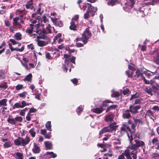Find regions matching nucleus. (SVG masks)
Masks as SVG:
<instances>
[{
	"mask_svg": "<svg viewBox=\"0 0 159 159\" xmlns=\"http://www.w3.org/2000/svg\"><path fill=\"white\" fill-rule=\"evenodd\" d=\"M130 129L128 125L126 124V123H124L122 125V126L120 130V131L119 132L121 134V135H118V136H121L124 134L126 132H127L128 131H130Z\"/></svg>",
	"mask_w": 159,
	"mask_h": 159,
	"instance_id": "obj_6",
	"label": "nucleus"
},
{
	"mask_svg": "<svg viewBox=\"0 0 159 159\" xmlns=\"http://www.w3.org/2000/svg\"><path fill=\"white\" fill-rule=\"evenodd\" d=\"M129 89H126L123 90V93L124 95H128L129 93Z\"/></svg>",
	"mask_w": 159,
	"mask_h": 159,
	"instance_id": "obj_55",
	"label": "nucleus"
},
{
	"mask_svg": "<svg viewBox=\"0 0 159 159\" xmlns=\"http://www.w3.org/2000/svg\"><path fill=\"white\" fill-rule=\"evenodd\" d=\"M138 148V147L136 143L131 144V146H130V148L133 150L131 152L129 151V153H130V156H132L133 159H137V158L138 152L137 149Z\"/></svg>",
	"mask_w": 159,
	"mask_h": 159,
	"instance_id": "obj_5",
	"label": "nucleus"
},
{
	"mask_svg": "<svg viewBox=\"0 0 159 159\" xmlns=\"http://www.w3.org/2000/svg\"><path fill=\"white\" fill-rule=\"evenodd\" d=\"M37 111V110L34 108H32L30 109L29 110V113H30V114H31V113H34L35 112Z\"/></svg>",
	"mask_w": 159,
	"mask_h": 159,
	"instance_id": "obj_60",
	"label": "nucleus"
},
{
	"mask_svg": "<svg viewBox=\"0 0 159 159\" xmlns=\"http://www.w3.org/2000/svg\"><path fill=\"white\" fill-rule=\"evenodd\" d=\"M27 94V93L25 92H24L22 93H20L19 94V96L20 97H25L26 96Z\"/></svg>",
	"mask_w": 159,
	"mask_h": 159,
	"instance_id": "obj_52",
	"label": "nucleus"
},
{
	"mask_svg": "<svg viewBox=\"0 0 159 159\" xmlns=\"http://www.w3.org/2000/svg\"><path fill=\"white\" fill-rule=\"evenodd\" d=\"M113 118V115L112 114H109L105 117V120L107 122H111L112 121Z\"/></svg>",
	"mask_w": 159,
	"mask_h": 159,
	"instance_id": "obj_20",
	"label": "nucleus"
},
{
	"mask_svg": "<svg viewBox=\"0 0 159 159\" xmlns=\"http://www.w3.org/2000/svg\"><path fill=\"white\" fill-rule=\"evenodd\" d=\"M107 132H109V130H108L107 127H106L103 128L101 131H100L99 132V134H102L104 133Z\"/></svg>",
	"mask_w": 159,
	"mask_h": 159,
	"instance_id": "obj_39",
	"label": "nucleus"
},
{
	"mask_svg": "<svg viewBox=\"0 0 159 159\" xmlns=\"http://www.w3.org/2000/svg\"><path fill=\"white\" fill-rule=\"evenodd\" d=\"M152 114L153 113L150 110H148L146 113V115L149 116V117L150 116H151Z\"/></svg>",
	"mask_w": 159,
	"mask_h": 159,
	"instance_id": "obj_62",
	"label": "nucleus"
},
{
	"mask_svg": "<svg viewBox=\"0 0 159 159\" xmlns=\"http://www.w3.org/2000/svg\"><path fill=\"white\" fill-rule=\"evenodd\" d=\"M14 155L16 159H23V155L22 153L17 152Z\"/></svg>",
	"mask_w": 159,
	"mask_h": 159,
	"instance_id": "obj_22",
	"label": "nucleus"
},
{
	"mask_svg": "<svg viewBox=\"0 0 159 159\" xmlns=\"http://www.w3.org/2000/svg\"><path fill=\"white\" fill-rule=\"evenodd\" d=\"M7 100L6 99H3L0 100V107L1 106H7Z\"/></svg>",
	"mask_w": 159,
	"mask_h": 159,
	"instance_id": "obj_21",
	"label": "nucleus"
},
{
	"mask_svg": "<svg viewBox=\"0 0 159 159\" xmlns=\"http://www.w3.org/2000/svg\"><path fill=\"white\" fill-rule=\"evenodd\" d=\"M129 111V110H127L124 111L123 114V117L124 118L128 119L131 117V114Z\"/></svg>",
	"mask_w": 159,
	"mask_h": 159,
	"instance_id": "obj_16",
	"label": "nucleus"
},
{
	"mask_svg": "<svg viewBox=\"0 0 159 159\" xmlns=\"http://www.w3.org/2000/svg\"><path fill=\"white\" fill-rule=\"evenodd\" d=\"M128 68L130 71H126L125 73L128 77H132L133 75V72L135 70V68L130 65H129Z\"/></svg>",
	"mask_w": 159,
	"mask_h": 159,
	"instance_id": "obj_10",
	"label": "nucleus"
},
{
	"mask_svg": "<svg viewBox=\"0 0 159 159\" xmlns=\"http://www.w3.org/2000/svg\"><path fill=\"white\" fill-rule=\"evenodd\" d=\"M20 17L19 16L14 18L13 19V25H15L16 24H17V23L19 22V21H20Z\"/></svg>",
	"mask_w": 159,
	"mask_h": 159,
	"instance_id": "obj_30",
	"label": "nucleus"
},
{
	"mask_svg": "<svg viewBox=\"0 0 159 159\" xmlns=\"http://www.w3.org/2000/svg\"><path fill=\"white\" fill-rule=\"evenodd\" d=\"M152 109L154 110V111H159V107H158L157 106H153L152 108Z\"/></svg>",
	"mask_w": 159,
	"mask_h": 159,
	"instance_id": "obj_64",
	"label": "nucleus"
},
{
	"mask_svg": "<svg viewBox=\"0 0 159 159\" xmlns=\"http://www.w3.org/2000/svg\"><path fill=\"white\" fill-rule=\"evenodd\" d=\"M142 101V100L141 99H137L135 101L134 104H138V105H140V106L143 103Z\"/></svg>",
	"mask_w": 159,
	"mask_h": 159,
	"instance_id": "obj_40",
	"label": "nucleus"
},
{
	"mask_svg": "<svg viewBox=\"0 0 159 159\" xmlns=\"http://www.w3.org/2000/svg\"><path fill=\"white\" fill-rule=\"evenodd\" d=\"M16 121V123L17 122H21L22 120V118L20 116H17L15 118Z\"/></svg>",
	"mask_w": 159,
	"mask_h": 159,
	"instance_id": "obj_45",
	"label": "nucleus"
},
{
	"mask_svg": "<svg viewBox=\"0 0 159 159\" xmlns=\"http://www.w3.org/2000/svg\"><path fill=\"white\" fill-rule=\"evenodd\" d=\"M152 158L158 157H159V154L157 153H153L152 154Z\"/></svg>",
	"mask_w": 159,
	"mask_h": 159,
	"instance_id": "obj_58",
	"label": "nucleus"
},
{
	"mask_svg": "<svg viewBox=\"0 0 159 159\" xmlns=\"http://www.w3.org/2000/svg\"><path fill=\"white\" fill-rule=\"evenodd\" d=\"M113 143L115 144H120L121 143L120 140L119 139L115 140V141L113 142Z\"/></svg>",
	"mask_w": 159,
	"mask_h": 159,
	"instance_id": "obj_56",
	"label": "nucleus"
},
{
	"mask_svg": "<svg viewBox=\"0 0 159 159\" xmlns=\"http://www.w3.org/2000/svg\"><path fill=\"white\" fill-rule=\"evenodd\" d=\"M91 36V33L89 31V28H86L82 34V39L84 44L87 42L88 40Z\"/></svg>",
	"mask_w": 159,
	"mask_h": 159,
	"instance_id": "obj_3",
	"label": "nucleus"
},
{
	"mask_svg": "<svg viewBox=\"0 0 159 159\" xmlns=\"http://www.w3.org/2000/svg\"><path fill=\"white\" fill-rule=\"evenodd\" d=\"M28 110L27 108H25L24 109L21 110L20 112V114L22 116H24L25 111Z\"/></svg>",
	"mask_w": 159,
	"mask_h": 159,
	"instance_id": "obj_46",
	"label": "nucleus"
},
{
	"mask_svg": "<svg viewBox=\"0 0 159 159\" xmlns=\"http://www.w3.org/2000/svg\"><path fill=\"white\" fill-rule=\"evenodd\" d=\"M35 28H36L35 32L39 35V36H38L35 34H32L30 36L33 38L35 39L34 40L35 41L37 42L36 39H46V40L48 39L47 36V33L45 32V31H44L43 30L39 29L38 25H35Z\"/></svg>",
	"mask_w": 159,
	"mask_h": 159,
	"instance_id": "obj_1",
	"label": "nucleus"
},
{
	"mask_svg": "<svg viewBox=\"0 0 159 159\" xmlns=\"http://www.w3.org/2000/svg\"><path fill=\"white\" fill-rule=\"evenodd\" d=\"M71 81L75 85L77 84V83H78V80L76 78H74L73 79H72L71 80Z\"/></svg>",
	"mask_w": 159,
	"mask_h": 159,
	"instance_id": "obj_59",
	"label": "nucleus"
},
{
	"mask_svg": "<svg viewBox=\"0 0 159 159\" xmlns=\"http://www.w3.org/2000/svg\"><path fill=\"white\" fill-rule=\"evenodd\" d=\"M29 133L30 134L32 137H35L36 133L35 131L34 128H31L29 130Z\"/></svg>",
	"mask_w": 159,
	"mask_h": 159,
	"instance_id": "obj_35",
	"label": "nucleus"
},
{
	"mask_svg": "<svg viewBox=\"0 0 159 159\" xmlns=\"http://www.w3.org/2000/svg\"><path fill=\"white\" fill-rule=\"evenodd\" d=\"M92 111L93 112L97 114H99L102 113L103 110L102 109V107H101L99 108H97L95 109H92Z\"/></svg>",
	"mask_w": 159,
	"mask_h": 159,
	"instance_id": "obj_18",
	"label": "nucleus"
},
{
	"mask_svg": "<svg viewBox=\"0 0 159 159\" xmlns=\"http://www.w3.org/2000/svg\"><path fill=\"white\" fill-rule=\"evenodd\" d=\"M130 154L129 150L128 149H125L124 152L119 156L118 159H125L124 156L126 157L127 159H132Z\"/></svg>",
	"mask_w": 159,
	"mask_h": 159,
	"instance_id": "obj_7",
	"label": "nucleus"
},
{
	"mask_svg": "<svg viewBox=\"0 0 159 159\" xmlns=\"http://www.w3.org/2000/svg\"><path fill=\"white\" fill-rule=\"evenodd\" d=\"M27 9H32L33 8V4L32 1L27 2L25 5Z\"/></svg>",
	"mask_w": 159,
	"mask_h": 159,
	"instance_id": "obj_24",
	"label": "nucleus"
},
{
	"mask_svg": "<svg viewBox=\"0 0 159 159\" xmlns=\"http://www.w3.org/2000/svg\"><path fill=\"white\" fill-rule=\"evenodd\" d=\"M141 70L139 69H138L136 71V75H134V78H136V77H138L140 75H141L142 79L143 80V81L146 84H149V81H147L145 79V78L143 76V75L141 74Z\"/></svg>",
	"mask_w": 159,
	"mask_h": 159,
	"instance_id": "obj_9",
	"label": "nucleus"
},
{
	"mask_svg": "<svg viewBox=\"0 0 159 159\" xmlns=\"http://www.w3.org/2000/svg\"><path fill=\"white\" fill-rule=\"evenodd\" d=\"M135 141L138 148L143 146L144 144V143L142 141H140L138 140H135Z\"/></svg>",
	"mask_w": 159,
	"mask_h": 159,
	"instance_id": "obj_29",
	"label": "nucleus"
},
{
	"mask_svg": "<svg viewBox=\"0 0 159 159\" xmlns=\"http://www.w3.org/2000/svg\"><path fill=\"white\" fill-rule=\"evenodd\" d=\"M144 90L147 93L150 95H152V89L149 88H144Z\"/></svg>",
	"mask_w": 159,
	"mask_h": 159,
	"instance_id": "obj_28",
	"label": "nucleus"
},
{
	"mask_svg": "<svg viewBox=\"0 0 159 159\" xmlns=\"http://www.w3.org/2000/svg\"><path fill=\"white\" fill-rule=\"evenodd\" d=\"M45 25L46 26V30L48 31V33H51V30L50 29L51 28V27L50 25L49 24H48L47 25Z\"/></svg>",
	"mask_w": 159,
	"mask_h": 159,
	"instance_id": "obj_47",
	"label": "nucleus"
},
{
	"mask_svg": "<svg viewBox=\"0 0 159 159\" xmlns=\"http://www.w3.org/2000/svg\"><path fill=\"white\" fill-rule=\"evenodd\" d=\"M76 26L75 25V23L72 21L70 23V30H75L76 29Z\"/></svg>",
	"mask_w": 159,
	"mask_h": 159,
	"instance_id": "obj_34",
	"label": "nucleus"
},
{
	"mask_svg": "<svg viewBox=\"0 0 159 159\" xmlns=\"http://www.w3.org/2000/svg\"><path fill=\"white\" fill-rule=\"evenodd\" d=\"M46 154L47 155H49L50 158H55L57 157V155L56 154L53 153L52 152H46Z\"/></svg>",
	"mask_w": 159,
	"mask_h": 159,
	"instance_id": "obj_31",
	"label": "nucleus"
},
{
	"mask_svg": "<svg viewBox=\"0 0 159 159\" xmlns=\"http://www.w3.org/2000/svg\"><path fill=\"white\" fill-rule=\"evenodd\" d=\"M48 19L46 18L45 16H42V18L39 20V23L36 25H39V29H41V26L42 28V30H44L45 31V28H43V27H44L45 25L48 24Z\"/></svg>",
	"mask_w": 159,
	"mask_h": 159,
	"instance_id": "obj_4",
	"label": "nucleus"
},
{
	"mask_svg": "<svg viewBox=\"0 0 159 159\" xmlns=\"http://www.w3.org/2000/svg\"><path fill=\"white\" fill-rule=\"evenodd\" d=\"M135 124L137 125V124L139 125V123L142 124L143 122L142 120L139 119H137L134 118V119Z\"/></svg>",
	"mask_w": 159,
	"mask_h": 159,
	"instance_id": "obj_43",
	"label": "nucleus"
},
{
	"mask_svg": "<svg viewBox=\"0 0 159 159\" xmlns=\"http://www.w3.org/2000/svg\"><path fill=\"white\" fill-rule=\"evenodd\" d=\"M5 24L6 26H9L11 25V23L10 21L7 20H4Z\"/></svg>",
	"mask_w": 159,
	"mask_h": 159,
	"instance_id": "obj_50",
	"label": "nucleus"
},
{
	"mask_svg": "<svg viewBox=\"0 0 159 159\" xmlns=\"http://www.w3.org/2000/svg\"><path fill=\"white\" fill-rule=\"evenodd\" d=\"M30 141V138L29 136H26L25 138L24 139L20 137H18V138L15 140L14 143L16 146L21 145L24 147L28 144Z\"/></svg>",
	"mask_w": 159,
	"mask_h": 159,
	"instance_id": "obj_2",
	"label": "nucleus"
},
{
	"mask_svg": "<svg viewBox=\"0 0 159 159\" xmlns=\"http://www.w3.org/2000/svg\"><path fill=\"white\" fill-rule=\"evenodd\" d=\"M34 27H35V26H34V25L30 24V27H28L26 30V33H28L30 35L31 34H32Z\"/></svg>",
	"mask_w": 159,
	"mask_h": 159,
	"instance_id": "obj_15",
	"label": "nucleus"
},
{
	"mask_svg": "<svg viewBox=\"0 0 159 159\" xmlns=\"http://www.w3.org/2000/svg\"><path fill=\"white\" fill-rule=\"evenodd\" d=\"M154 58V61L156 64H159V56L157 52H154V54L153 56Z\"/></svg>",
	"mask_w": 159,
	"mask_h": 159,
	"instance_id": "obj_17",
	"label": "nucleus"
},
{
	"mask_svg": "<svg viewBox=\"0 0 159 159\" xmlns=\"http://www.w3.org/2000/svg\"><path fill=\"white\" fill-rule=\"evenodd\" d=\"M12 146V144L10 141H8L6 142L4 144L3 146L4 148H7L11 147Z\"/></svg>",
	"mask_w": 159,
	"mask_h": 159,
	"instance_id": "obj_37",
	"label": "nucleus"
},
{
	"mask_svg": "<svg viewBox=\"0 0 159 159\" xmlns=\"http://www.w3.org/2000/svg\"><path fill=\"white\" fill-rule=\"evenodd\" d=\"M33 95H34L35 96V98L37 99L38 100H40V94L39 93L36 94L35 93L34 94H33Z\"/></svg>",
	"mask_w": 159,
	"mask_h": 159,
	"instance_id": "obj_61",
	"label": "nucleus"
},
{
	"mask_svg": "<svg viewBox=\"0 0 159 159\" xmlns=\"http://www.w3.org/2000/svg\"><path fill=\"white\" fill-rule=\"evenodd\" d=\"M22 35L20 33H16L14 35V38L17 40H20L21 39Z\"/></svg>",
	"mask_w": 159,
	"mask_h": 159,
	"instance_id": "obj_27",
	"label": "nucleus"
},
{
	"mask_svg": "<svg viewBox=\"0 0 159 159\" xmlns=\"http://www.w3.org/2000/svg\"><path fill=\"white\" fill-rule=\"evenodd\" d=\"M21 104H22L23 107V108L26 106H29L31 104V103H27L24 100L21 102Z\"/></svg>",
	"mask_w": 159,
	"mask_h": 159,
	"instance_id": "obj_42",
	"label": "nucleus"
},
{
	"mask_svg": "<svg viewBox=\"0 0 159 159\" xmlns=\"http://www.w3.org/2000/svg\"><path fill=\"white\" fill-rule=\"evenodd\" d=\"M83 111V108L82 106L79 107L76 109V112L80 113Z\"/></svg>",
	"mask_w": 159,
	"mask_h": 159,
	"instance_id": "obj_57",
	"label": "nucleus"
},
{
	"mask_svg": "<svg viewBox=\"0 0 159 159\" xmlns=\"http://www.w3.org/2000/svg\"><path fill=\"white\" fill-rule=\"evenodd\" d=\"M32 115V114H30V113H28L27 115L26 118L27 120L30 121L31 120L30 116Z\"/></svg>",
	"mask_w": 159,
	"mask_h": 159,
	"instance_id": "obj_54",
	"label": "nucleus"
},
{
	"mask_svg": "<svg viewBox=\"0 0 159 159\" xmlns=\"http://www.w3.org/2000/svg\"><path fill=\"white\" fill-rule=\"evenodd\" d=\"M7 87V83L6 82H3L2 84H0V89H5Z\"/></svg>",
	"mask_w": 159,
	"mask_h": 159,
	"instance_id": "obj_38",
	"label": "nucleus"
},
{
	"mask_svg": "<svg viewBox=\"0 0 159 159\" xmlns=\"http://www.w3.org/2000/svg\"><path fill=\"white\" fill-rule=\"evenodd\" d=\"M45 146L48 149H51L52 148V144L51 142L47 141L45 142Z\"/></svg>",
	"mask_w": 159,
	"mask_h": 159,
	"instance_id": "obj_32",
	"label": "nucleus"
},
{
	"mask_svg": "<svg viewBox=\"0 0 159 159\" xmlns=\"http://www.w3.org/2000/svg\"><path fill=\"white\" fill-rule=\"evenodd\" d=\"M7 122L10 124L15 125L16 124V121L14 119H11L8 118L7 120Z\"/></svg>",
	"mask_w": 159,
	"mask_h": 159,
	"instance_id": "obj_33",
	"label": "nucleus"
},
{
	"mask_svg": "<svg viewBox=\"0 0 159 159\" xmlns=\"http://www.w3.org/2000/svg\"><path fill=\"white\" fill-rule=\"evenodd\" d=\"M90 12L87 10L86 12L84 15V18L85 19H87L89 16V13Z\"/></svg>",
	"mask_w": 159,
	"mask_h": 159,
	"instance_id": "obj_53",
	"label": "nucleus"
},
{
	"mask_svg": "<svg viewBox=\"0 0 159 159\" xmlns=\"http://www.w3.org/2000/svg\"><path fill=\"white\" fill-rule=\"evenodd\" d=\"M32 79V75L31 73L29 74L26 76L24 79L25 81H28V82H31Z\"/></svg>",
	"mask_w": 159,
	"mask_h": 159,
	"instance_id": "obj_23",
	"label": "nucleus"
},
{
	"mask_svg": "<svg viewBox=\"0 0 159 159\" xmlns=\"http://www.w3.org/2000/svg\"><path fill=\"white\" fill-rule=\"evenodd\" d=\"M120 95L119 93L117 92H114L111 94V96L112 97H118Z\"/></svg>",
	"mask_w": 159,
	"mask_h": 159,
	"instance_id": "obj_51",
	"label": "nucleus"
},
{
	"mask_svg": "<svg viewBox=\"0 0 159 159\" xmlns=\"http://www.w3.org/2000/svg\"><path fill=\"white\" fill-rule=\"evenodd\" d=\"M140 108V105L135 106L131 105L129 107V110L132 114H136L138 113V110Z\"/></svg>",
	"mask_w": 159,
	"mask_h": 159,
	"instance_id": "obj_8",
	"label": "nucleus"
},
{
	"mask_svg": "<svg viewBox=\"0 0 159 159\" xmlns=\"http://www.w3.org/2000/svg\"><path fill=\"white\" fill-rule=\"evenodd\" d=\"M37 45L39 47H43L47 45L48 43V41H44L36 39Z\"/></svg>",
	"mask_w": 159,
	"mask_h": 159,
	"instance_id": "obj_14",
	"label": "nucleus"
},
{
	"mask_svg": "<svg viewBox=\"0 0 159 159\" xmlns=\"http://www.w3.org/2000/svg\"><path fill=\"white\" fill-rule=\"evenodd\" d=\"M116 123L115 122L113 123L110 124L107 127L109 132L112 130H116L117 128L118 127V126L116 125Z\"/></svg>",
	"mask_w": 159,
	"mask_h": 159,
	"instance_id": "obj_13",
	"label": "nucleus"
},
{
	"mask_svg": "<svg viewBox=\"0 0 159 159\" xmlns=\"http://www.w3.org/2000/svg\"><path fill=\"white\" fill-rule=\"evenodd\" d=\"M13 109H15V108H23V107L22 104H20V102H16L14 104L13 107Z\"/></svg>",
	"mask_w": 159,
	"mask_h": 159,
	"instance_id": "obj_25",
	"label": "nucleus"
},
{
	"mask_svg": "<svg viewBox=\"0 0 159 159\" xmlns=\"http://www.w3.org/2000/svg\"><path fill=\"white\" fill-rule=\"evenodd\" d=\"M117 3V0H111V1H109L107 2V4L109 5L113 6Z\"/></svg>",
	"mask_w": 159,
	"mask_h": 159,
	"instance_id": "obj_36",
	"label": "nucleus"
},
{
	"mask_svg": "<svg viewBox=\"0 0 159 159\" xmlns=\"http://www.w3.org/2000/svg\"><path fill=\"white\" fill-rule=\"evenodd\" d=\"M51 19L55 25H58L60 27L63 26V22L61 21L56 18H52Z\"/></svg>",
	"mask_w": 159,
	"mask_h": 159,
	"instance_id": "obj_12",
	"label": "nucleus"
},
{
	"mask_svg": "<svg viewBox=\"0 0 159 159\" xmlns=\"http://www.w3.org/2000/svg\"><path fill=\"white\" fill-rule=\"evenodd\" d=\"M85 7H88L87 11L90 13H94L97 11L96 8H95L94 7L92 6L90 4L87 3L86 5L83 6V8H84Z\"/></svg>",
	"mask_w": 159,
	"mask_h": 159,
	"instance_id": "obj_11",
	"label": "nucleus"
},
{
	"mask_svg": "<svg viewBox=\"0 0 159 159\" xmlns=\"http://www.w3.org/2000/svg\"><path fill=\"white\" fill-rule=\"evenodd\" d=\"M32 151L34 153H39L40 151L39 147L37 144H34V147L32 149Z\"/></svg>",
	"mask_w": 159,
	"mask_h": 159,
	"instance_id": "obj_19",
	"label": "nucleus"
},
{
	"mask_svg": "<svg viewBox=\"0 0 159 159\" xmlns=\"http://www.w3.org/2000/svg\"><path fill=\"white\" fill-rule=\"evenodd\" d=\"M9 30L10 32H14L16 31V27H15V25H12L10 27Z\"/></svg>",
	"mask_w": 159,
	"mask_h": 159,
	"instance_id": "obj_48",
	"label": "nucleus"
},
{
	"mask_svg": "<svg viewBox=\"0 0 159 159\" xmlns=\"http://www.w3.org/2000/svg\"><path fill=\"white\" fill-rule=\"evenodd\" d=\"M23 87V85L22 84H18L16 87V89L17 90H19L21 89Z\"/></svg>",
	"mask_w": 159,
	"mask_h": 159,
	"instance_id": "obj_49",
	"label": "nucleus"
},
{
	"mask_svg": "<svg viewBox=\"0 0 159 159\" xmlns=\"http://www.w3.org/2000/svg\"><path fill=\"white\" fill-rule=\"evenodd\" d=\"M152 144L154 145H157L159 143H158V140L157 139L154 138L152 139Z\"/></svg>",
	"mask_w": 159,
	"mask_h": 159,
	"instance_id": "obj_41",
	"label": "nucleus"
},
{
	"mask_svg": "<svg viewBox=\"0 0 159 159\" xmlns=\"http://www.w3.org/2000/svg\"><path fill=\"white\" fill-rule=\"evenodd\" d=\"M45 126L47 130L50 131H52V125L51 121H48L45 124Z\"/></svg>",
	"mask_w": 159,
	"mask_h": 159,
	"instance_id": "obj_26",
	"label": "nucleus"
},
{
	"mask_svg": "<svg viewBox=\"0 0 159 159\" xmlns=\"http://www.w3.org/2000/svg\"><path fill=\"white\" fill-rule=\"evenodd\" d=\"M0 76L1 77L2 79L5 78L4 72L3 70H1L0 72Z\"/></svg>",
	"mask_w": 159,
	"mask_h": 159,
	"instance_id": "obj_63",
	"label": "nucleus"
},
{
	"mask_svg": "<svg viewBox=\"0 0 159 159\" xmlns=\"http://www.w3.org/2000/svg\"><path fill=\"white\" fill-rule=\"evenodd\" d=\"M64 57L66 59V60H65V63L66 64H67V65H68L69 64H70V62L69 63H68L69 62V61L68 60V59H69V56H68V55L67 54H65L64 55Z\"/></svg>",
	"mask_w": 159,
	"mask_h": 159,
	"instance_id": "obj_44",
	"label": "nucleus"
}]
</instances>
